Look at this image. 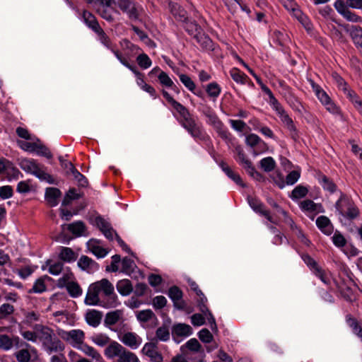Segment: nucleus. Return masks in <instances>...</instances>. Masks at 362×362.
Instances as JSON below:
<instances>
[{
	"label": "nucleus",
	"instance_id": "nucleus-6",
	"mask_svg": "<svg viewBox=\"0 0 362 362\" xmlns=\"http://www.w3.org/2000/svg\"><path fill=\"white\" fill-rule=\"evenodd\" d=\"M168 295L173 302V305L176 309L190 312L186 302L182 300L183 293L178 286H171L168 290Z\"/></svg>",
	"mask_w": 362,
	"mask_h": 362
},
{
	"label": "nucleus",
	"instance_id": "nucleus-12",
	"mask_svg": "<svg viewBox=\"0 0 362 362\" xmlns=\"http://www.w3.org/2000/svg\"><path fill=\"white\" fill-rule=\"evenodd\" d=\"M157 344L153 341L146 343L141 351L151 358L153 362H162L163 356L156 350Z\"/></svg>",
	"mask_w": 362,
	"mask_h": 362
},
{
	"label": "nucleus",
	"instance_id": "nucleus-34",
	"mask_svg": "<svg viewBox=\"0 0 362 362\" xmlns=\"http://www.w3.org/2000/svg\"><path fill=\"white\" fill-rule=\"evenodd\" d=\"M35 140H36V146L35 147V150L34 152L40 156H45L48 159L52 158V154L49 148L42 144L41 141L38 138H36Z\"/></svg>",
	"mask_w": 362,
	"mask_h": 362
},
{
	"label": "nucleus",
	"instance_id": "nucleus-23",
	"mask_svg": "<svg viewBox=\"0 0 362 362\" xmlns=\"http://www.w3.org/2000/svg\"><path fill=\"white\" fill-rule=\"evenodd\" d=\"M102 317L103 314L101 312L91 310L86 313V321L89 325L96 327L100 324Z\"/></svg>",
	"mask_w": 362,
	"mask_h": 362
},
{
	"label": "nucleus",
	"instance_id": "nucleus-36",
	"mask_svg": "<svg viewBox=\"0 0 362 362\" xmlns=\"http://www.w3.org/2000/svg\"><path fill=\"white\" fill-rule=\"evenodd\" d=\"M120 315L121 311L119 310L107 313L104 320L105 325L107 326L115 325L119 321Z\"/></svg>",
	"mask_w": 362,
	"mask_h": 362
},
{
	"label": "nucleus",
	"instance_id": "nucleus-53",
	"mask_svg": "<svg viewBox=\"0 0 362 362\" xmlns=\"http://www.w3.org/2000/svg\"><path fill=\"white\" fill-rule=\"evenodd\" d=\"M260 166L265 172H271L276 167V163L273 158L267 157L260 160Z\"/></svg>",
	"mask_w": 362,
	"mask_h": 362
},
{
	"label": "nucleus",
	"instance_id": "nucleus-41",
	"mask_svg": "<svg viewBox=\"0 0 362 362\" xmlns=\"http://www.w3.org/2000/svg\"><path fill=\"white\" fill-rule=\"evenodd\" d=\"M308 193V189L303 185L296 186L291 192L290 197L293 200H297L305 197Z\"/></svg>",
	"mask_w": 362,
	"mask_h": 362
},
{
	"label": "nucleus",
	"instance_id": "nucleus-35",
	"mask_svg": "<svg viewBox=\"0 0 362 362\" xmlns=\"http://www.w3.org/2000/svg\"><path fill=\"white\" fill-rule=\"evenodd\" d=\"M243 166L246 170L247 173L254 179L258 181L264 180V176L255 170L251 161H246L245 164H244Z\"/></svg>",
	"mask_w": 362,
	"mask_h": 362
},
{
	"label": "nucleus",
	"instance_id": "nucleus-42",
	"mask_svg": "<svg viewBox=\"0 0 362 362\" xmlns=\"http://www.w3.org/2000/svg\"><path fill=\"white\" fill-rule=\"evenodd\" d=\"M136 318L141 322H147L153 318L157 320L156 315L150 309L139 311L136 313Z\"/></svg>",
	"mask_w": 362,
	"mask_h": 362
},
{
	"label": "nucleus",
	"instance_id": "nucleus-44",
	"mask_svg": "<svg viewBox=\"0 0 362 362\" xmlns=\"http://www.w3.org/2000/svg\"><path fill=\"white\" fill-rule=\"evenodd\" d=\"M85 354L93 358V359L98 360L101 358L100 354L93 346L86 344H82L78 347Z\"/></svg>",
	"mask_w": 362,
	"mask_h": 362
},
{
	"label": "nucleus",
	"instance_id": "nucleus-50",
	"mask_svg": "<svg viewBox=\"0 0 362 362\" xmlns=\"http://www.w3.org/2000/svg\"><path fill=\"white\" fill-rule=\"evenodd\" d=\"M92 341L100 346H108L112 341L107 335L101 333L93 336Z\"/></svg>",
	"mask_w": 362,
	"mask_h": 362
},
{
	"label": "nucleus",
	"instance_id": "nucleus-39",
	"mask_svg": "<svg viewBox=\"0 0 362 362\" xmlns=\"http://www.w3.org/2000/svg\"><path fill=\"white\" fill-rule=\"evenodd\" d=\"M66 288L69 294L73 298H76L82 293V289L77 282L69 281L66 285Z\"/></svg>",
	"mask_w": 362,
	"mask_h": 362
},
{
	"label": "nucleus",
	"instance_id": "nucleus-2",
	"mask_svg": "<svg viewBox=\"0 0 362 362\" xmlns=\"http://www.w3.org/2000/svg\"><path fill=\"white\" fill-rule=\"evenodd\" d=\"M104 354L108 359H116V362H139L135 354L116 341H112L107 346Z\"/></svg>",
	"mask_w": 362,
	"mask_h": 362
},
{
	"label": "nucleus",
	"instance_id": "nucleus-11",
	"mask_svg": "<svg viewBox=\"0 0 362 362\" xmlns=\"http://www.w3.org/2000/svg\"><path fill=\"white\" fill-rule=\"evenodd\" d=\"M183 127L188 132L190 135L194 139L206 141L208 139V136L204 129L199 126L195 120H192L188 124L183 126Z\"/></svg>",
	"mask_w": 362,
	"mask_h": 362
},
{
	"label": "nucleus",
	"instance_id": "nucleus-54",
	"mask_svg": "<svg viewBox=\"0 0 362 362\" xmlns=\"http://www.w3.org/2000/svg\"><path fill=\"white\" fill-rule=\"evenodd\" d=\"M80 197L81 194L76 192V189L75 188H71L66 194L62 201V205H69L72 200L78 199Z\"/></svg>",
	"mask_w": 362,
	"mask_h": 362
},
{
	"label": "nucleus",
	"instance_id": "nucleus-5",
	"mask_svg": "<svg viewBox=\"0 0 362 362\" xmlns=\"http://www.w3.org/2000/svg\"><path fill=\"white\" fill-rule=\"evenodd\" d=\"M310 83L316 96L321 103L325 106L326 109L332 114H339V110L338 107L332 101L327 93L318 84L315 83L314 81L310 80Z\"/></svg>",
	"mask_w": 362,
	"mask_h": 362
},
{
	"label": "nucleus",
	"instance_id": "nucleus-4",
	"mask_svg": "<svg viewBox=\"0 0 362 362\" xmlns=\"http://www.w3.org/2000/svg\"><path fill=\"white\" fill-rule=\"evenodd\" d=\"M122 263L121 272L127 274H130L134 272L136 264L134 261L128 257H121L119 255H115L112 257V263L110 266H107L106 271L116 272L119 270V263Z\"/></svg>",
	"mask_w": 362,
	"mask_h": 362
},
{
	"label": "nucleus",
	"instance_id": "nucleus-16",
	"mask_svg": "<svg viewBox=\"0 0 362 362\" xmlns=\"http://www.w3.org/2000/svg\"><path fill=\"white\" fill-rule=\"evenodd\" d=\"M121 341L132 349H136L141 344V338L135 333L128 332L122 336Z\"/></svg>",
	"mask_w": 362,
	"mask_h": 362
},
{
	"label": "nucleus",
	"instance_id": "nucleus-55",
	"mask_svg": "<svg viewBox=\"0 0 362 362\" xmlns=\"http://www.w3.org/2000/svg\"><path fill=\"white\" fill-rule=\"evenodd\" d=\"M180 81L190 91L193 92L195 90L196 86L192 78L187 74H181L179 75Z\"/></svg>",
	"mask_w": 362,
	"mask_h": 362
},
{
	"label": "nucleus",
	"instance_id": "nucleus-57",
	"mask_svg": "<svg viewBox=\"0 0 362 362\" xmlns=\"http://www.w3.org/2000/svg\"><path fill=\"white\" fill-rule=\"evenodd\" d=\"M40 314L35 311L26 312L24 314L23 322L28 325H31L33 322L40 320Z\"/></svg>",
	"mask_w": 362,
	"mask_h": 362
},
{
	"label": "nucleus",
	"instance_id": "nucleus-14",
	"mask_svg": "<svg viewBox=\"0 0 362 362\" xmlns=\"http://www.w3.org/2000/svg\"><path fill=\"white\" fill-rule=\"evenodd\" d=\"M21 168L27 173H32L38 177L42 169L33 159L24 158L20 162Z\"/></svg>",
	"mask_w": 362,
	"mask_h": 362
},
{
	"label": "nucleus",
	"instance_id": "nucleus-38",
	"mask_svg": "<svg viewBox=\"0 0 362 362\" xmlns=\"http://www.w3.org/2000/svg\"><path fill=\"white\" fill-rule=\"evenodd\" d=\"M156 338L163 341H166L170 339L169 325L164 323L158 327L156 332Z\"/></svg>",
	"mask_w": 362,
	"mask_h": 362
},
{
	"label": "nucleus",
	"instance_id": "nucleus-43",
	"mask_svg": "<svg viewBox=\"0 0 362 362\" xmlns=\"http://www.w3.org/2000/svg\"><path fill=\"white\" fill-rule=\"evenodd\" d=\"M115 11V12H117V11L115 10L113 8H111V6H106L104 8H97V13L105 20H106L108 22H113L114 21V17L112 16V11Z\"/></svg>",
	"mask_w": 362,
	"mask_h": 362
},
{
	"label": "nucleus",
	"instance_id": "nucleus-48",
	"mask_svg": "<svg viewBox=\"0 0 362 362\" xmlns=\"http://www.w3.org/2000/svg\"><path fill=\"white\" fill-rule=\"evenodd\" d=\"M230 74L231 78L237 83L245 84L247 76L238 69L233 68L230 70Z\"/></svg>",
	"mask_w": 362,
	"mask_h": 362
},
{
	"label": "nucleus",
	"instance_id": "nucleus-7",
	"mask_svg": "<svg viewBox=\"0 0 362 362\" xmlns=\"http://www.w3.org/2000/svg\"><path fill=\"white\" fill-rule=\"evenodd\" d=\"M118 7L123 13H126L130 19L139 18V6L134 0H118Z\"/></svg>",
	"mask_w": 362,
	"mask_h": 362
},
{
	"label": "nucleus",
	"instance_id": "nucleus-13",
	"mask_svg": "<svg viewBox=\"0 0 362 362\" xmlns=\"http://www.w3.org/2000/svg\"><path fill=\"white\" fill-rule=\"evenodd\" d=\"M248 203L255 211L264 216L271 223H274L269 211L264 209V205L259 200L249 197Z\"/></svg>",
	"mask_w": 362,
	"mask_h": 362
},
{
	"label": "nucleus",
	"instance_id": "nucleus-27",
	"mask_svg": "<svg viewBox=\"0 0 362 362\" xmlns=\"http://www.w3.org/2000/svg\"><path fill=\"white\" fill-rule=\"evenodd\" d=\"M117 289L122 296H127L133 291V286L129 279H122L117 282Z\"/></svg>",
	"mask_w": 362,
	"mask_h": 362
},
{
	"label": "nucleus",
	"instance_id": "nucleus-1",
	"mask_svg": "<svg viewBox=\"0 0 362 362\" xmlns=\"http://www.w3.org/2000/svg\"><path fill=\"white\" fill-rule=\"evenodd\" d=\"M33 329L39 334L38 339L42 342L43 348L48 354L62 352L64 350V344L55 336L52 329L41 324L35 325Z\"/></svg>",
	"mask_w": 362,
	"mask_h": 362
},
{
	"label": "nucleus",
	"instance_id": "nucleus-63",
	"mask_svg": "<svg viewBox=\"0 0 362 362\" xmlns=\"http://www.w3.org/2000/svg\"><path fill=\"white\" fill-rule=\"evenodd\" d=\"M95 225L98 228L101 230L102 233L108 229V228L112 227L110 223H108L105 219H104L102 216H98L95 218Z\"/></svg>",
	"mask_w": 362,
	"mask_h": 362
},
{
	"label": "nucleus",
	"instance_id": "nucleus-49",
	"mask_svg": "<svg viewBox=\"0 0 362 362\" xmlns=\"http://www.w3.org/2000/svg\"><path fill=\"white\" fill-rule=\"evenodd\" d=\"M77 257L78 254L74 250H61L59 254V258L66 262L75 261Z\"/></svg>",
	"mask_w": 362,
	"mask_h": 362
},
{
	"label": "nucleus",
	"instance_id": "nucleus-18",
	"mask_svg": "<svg viewBox=\"0 0 362 362\" xmlns=\"http://www.w3.org/2000/svg\"><path fill=\"white\" fill-rule=\"evenodd\" d=\"M62 192L58 188L47 187L45 191V199L50 206H55L58 204L59 198Z\"/></svg>",
	"mask_w": 362,
	"mask_h": 362
},
{
	"label": "nucleus",
	"instance_id": "nucleus-32",
	"mask_svg": "<svg viewBox=\"0 0 362 362\" xmlns=\"http://www.w3.org/2000/svg\"><path fill=\"white\" fill-rule=\"evenodd\" d=\"M94 284L99 288V291H103L105 296H110L114 291L113 285L107 279H103Z\"/></svg>",
	"mask_w": 362,
	"mask_h": 362
},
{
	"label": "nucleus",
	"instance_id": "nucleus-8",
	"mask_svg": "<svg viewBox=\"0 0 362 362\" xmlns=\"http://www.w3.org/2000/svg\"><path fill=\"white\" fill-rule=\"evenodd\" d=\"M302 259L305 262V263L312 269L314 274L320 279V280L326 284H329V279L325 274V272L318 265L317 262L312 258L310 256L306 254L302 255Z\"/></svg>",
	"mask_w": 362,
	"mask_h": 362
},
{
	"label": "nucleus",
	"instance_id": "nucleus-10",
	"mask_svg": "<svg viewBox=\"0 0 362 362\" xmlns=\"http://www.w3.org/2000/svg\"><path fill=\"white\" fill-rule=\"evenodd\" d=\"M344 30L349 34L354 45L362 51V28L358 25H344Z\"/></svg>",
	"mask_w": 362,
	"mask_h": 362
},
{
	"label": "nucleus",
	"instance_id": "nucleus-21",
	"mask_svg": "<svg viewBox=\"0 0 362 362\" xmlns=\"http://www.w3.org/2000/svg\"><path fill=\"white\" fill-rule=\"evenodd\" d=\"M170 12L177 21L185 22L188 17L187 11L177 4H170Z\"/></svg>",
	"mask_w": 362,
	"mask_h": 362
},
{
	"label": "nucleus",
	"instance_id": "nucleus-59",
	"mask_svg": "<svg viewBox=\"0 0 362 362\" xmlns=\"http://www.w3.org/2000/svg\"><path fill=\"white\" fill-rule=\"evenodd\" d=\"M198 337L199 339L204 343H210L214 339L212 334L206 328H204L200 330L198 333Z\"/></svg>",
	"mask_w": 362,
	"mask_h": 362
},
{
	"label": "nucleus",
	"instance_id": "nucleus-28",
	"mask_svg": "<svg viewBox=\"0 0 362 362\" xmlns=\"http://www.w3.org/2000/svg\"><path fill=\"white\" fill-rule=\"evenodd\" d=\"M66 228L69 231L76 236H80L84 232L86 226L82 221H76L68 225L64 226V229Z\"/></svg>",
	"mask_w": 362,
	"mask_h": 362
},
{
	"label": "nucleus",
	"instance_id": "nucleus-40",
	"mask_svg": "<svg viewBox=\"0 0 362 362\" xmlns=\"http://www.w3.org/2000/svg\"><path fill=\"white\" fill-rule=\"evenodd\" d=\"M281 121L287 127L288 129L292 133V137L295 138L296 134V129L293 124L292 119L288 116V114L284 111V113L279 115Z\"/></svg>",
	"mask_w": 362,
	"mask_h": 362
},
{
	"label": "nucleus",
	"instance_id": "nucleus-56",
	"mask_svg": "<svg viewBox=\"0 0 362 362\" xmlns=\"http://www.w3.org/2000/svg\"><path fill=\"white\" fill-rule=\"evenodd\" d=\"M32 141V142H30L27 141L18 140L17 141V144L18 146L23 151L33 153L35 150V147L36 146V140Z\"/></svg>",
	"mask_w": 362,
	"mask_h": 362
},
{
	"label": "nucleus",
	"instance_id": "nucleus-64",
	"mask_svg": "<svg viewBox=\"0 0 362 362\" xmlns=\"http://www.w3.org/2000/svg\"><path fill=\"white\" fill-rule=\"evenodd\" d=\"M15 355L18 362H29L30 360V354L27 349H21Z\"/></svg>",
	"mask_w": 362,
	"mask_h": 362
},
{
	"label": "nucleus",
	"instance_id": "nucleus-46",
	"mask_svg": "<svg viewBox=\"0 0 362 362\" xmlns=\"http://www.w3.org/2000/svg\"><path fill=\"white\" fill-rule=\"evenodd\" d=\"M9 168H11L13 170V177L17 179L18 175L21 174L20 171L17 168L12 167V164L10 161L5 158H0V173Z\"/></svg>",
	"mask_w": 362,
	"mask_h": 362
},
{
	"label": "nucleus",
	"instance_id": "nucleus-52",
	"mask_svg": "<svg viewBox=\"0 0 362 362\" xmlns=\"http://www.w3.org/2000/svg\"><path fill=\"white\" fill-rule=\"evenodd\" d=\"M47 289V286L45 283V279L41 277L36 280L33 288L29 290L28 293H41L45 291Z\"/></svg>",
	"mask_w": 362,
	"mask_h": 362
},
{
	"label": "nucleus",
	"instance_id": "nucleus-29",
	"mask_svg": "<svg viewBox=\"0 0 362 362\" xmlns=\"http://www.w3.org/2000/svg\"><path fill=\"white\" fill-rule=\"evenodd\" d=\"M300 207L302 210L310 212H322L320 210L322 207L321 204H315L310 199H306L300 202Z\"/></svg>",
	"mask_w": 362,
	"mask_h": 362
},
{
	"label": "nucleus",
	"instance_id": "nucleus-62",
	"mask_svg": "<svg viewBox=\"0 0 362 362\" xmlns=\"http://www.w3.org/2000/svg\"><path fill=\"white\" fill-rule=\"evenodd\" d=\"M158 80L160 83L166 87H173V81L168 76V75L164 72L163 71H160V72L158 75Z\"/></svg>",
	"mask_w": 362,
	"mask_h": 362
},
{
	"label": "nucleus",
	"instance_id": "nucleus-58",
	"mask_svg": "<svg viewBox=\"0 0 362 362\" xmlns=\"http://www.w3.org/2000/svg\"><path fill=\"white\" fill-rule=\"evenodd\" d=\"M136 62L142 69H147L151 65V59L144 53L139 54L136 57Z\"/></svg>",
	"mask_w": 362,
	"mask_h": 362
},
{
	"label": "nucleus",
	"instance_id": "nucleus-9",
	"mask_svg": "<svg viewBox=\"0 0 362 362\" xmlns=\"http://www.w3.org/2000/svg\"><path fill=\"white\" fill-rule=\"evenodd\" d=\"M58 335L64 341H71L78 345H81L83 343L85 338V334L81 329H72L71 331L60 329L58 331Z\"/></svg>",
	"mask_w": 362,
	"mask_h": 362
},
{
	"label": "nucleus",
	"instance_id": "nucleus-45",
	"mask_svg": "<svg viewBox=\"0 0 362 362\" xmlns=\"http://www.w3.org/2000/svg\"><path fill=\"white\" fill-rule=\"evenodd\" d=\"M78 266L83 270H87L97 266V263L88 256L82 255L78 262Z\"/></svg>",
	"mask_w": 362,
	"mask_h": 362
},
{
	"label": "nucleus",
	"instance_id": "nucleus-20",
	"mask_svg": "<svg viewBox=\"0 0 362 362\" xmlns=\"http://www.w3.org/2000/svg\"><path fill=\"white\" fill-rule=\"evenodd\" d=\"M99 292L98 286L95 284H91L88 290L85 303L90 305H97L99 302Z\"/></svg>",
	"mask_w": 362,
	"mask_h": 362
},
{
	"label": "nucleus",
	"instance_id": "nucleus-17",
	"mask_svg": "<svg viewBox=\"0 0 362 362\" xmlns=\"http://www.w3.org/2000/svg\"><path fill=\"white\" fill-rule=\"evenodd\" d=\"M192 333V328L185 323H177L172 327V335L175 337H187Z\"/></svg>",
	"mask_w": 362,
	"mask_h": 362
},
{
	"label": "nucleus",
	"instance_id": "nucleus-3",
	"mask_svg": "<svg viewBox=\"0 0 362 362\" xmlns=\"http://www.w3.org/2000/svg\"><path fill=\"white\" fill-rule=\"evenodd\" d=\"M335 208L340 215L349 220H353L359 215V210L349 197L340 192V197L335 204Z\"/></svg>",
	"mask_w": 362,
	"mask_h": 362
},
{
	"label": "nucleus",
	"instance_id": "nucleus-15",
	"mask_svg": "<svg viewBox=\"0 0 362 362\" xmlns=\"http://www.w3.org/2000/svg\"><path fill=\"white\" fill-rule=\"evenodd\" d=\"M173 109L179 114L180 118L179 122L182 127L194 119L188 109L181 103L177 105Z\"/></svg>",
	"mask_w": 362,
	"mask_h": 362
},
{
	"label": "nucleus",
	"instance_id": "nucleus-25",
	"mask_svg": "<svg viewBox=\"0 0 362 362\" xmlns=\"http://www.w3.org/2000/svg\"><path fill=\"white\" fill-rule=\"evenodd\" d=\"M194 39L200 45V46L206 50H214V42L206 35L202 31L199 34L194 35Z\"/></svg>",
	"mask_w": 362,
	"mask_h": 362
},
{
	"label": "nucleus",
	"instance_id": "nucleus-19",
	"mask_svg": "<svg viewBox=\"0 0 362 362\" xmlns=\"http://www.w3.org/2000/svg\"><path fill=\"white\" fill-rule=\"evenodd\" d=\"M82 17L85 24L91 29L94 33L98 31L101 28L95 16L89 11H83Z\"/></svg>",
	"mask_w": 362,
	"mask_h": 362
},
{
	"label": "nucleus",
	"instance_id": "nucleus-22",
	"mask_svg": "<svg viewBox=\"0 0 362 362\" xmlns=\"http://www.w3.org/2000/svg\"><path fill=\"white\" fill-rule=\"evenodd\" d=\"M316 225L326 235H330L333 231L332 224L325 216H319L316 220Z\"/></svg>",
	"mask_w": 362,
	"mask_h": 362
},
{
	"label": "nucleus",
	"instance_id": "nucleus-33",
	"mask_svg": "<svg viewBox=\"0 0 362 362\" xmlns=\"http://www.w3.org/2000/svg\"><path fill=\"white\" fill-rule=\"evenodd\" d=\"M184 23V28L185 30L194 38L195 34H199L202 31L201 26H199L194 21L187 20Z\"/></svg>",
	"mask_w": 362,
	"mask_h": 362
},
{
	"label": "nucleus",
	"instance_id": "nucleus-24",
	"mask_svg": "<svg viewBox=\"0 0 362 362\" xmlns=\"http://www.w3.org/2000/svg\"><path fill=\"white\" fill-rule=\"evenodd\" d=\"M220 166L223 171L227 175L228 177L233 180L237 185L245 187V185L243 182L239 174L233 171L226 163L221 162Z\"/></svg>",
	"mask_w": 362,
	"mask_h": 362
},
{
	"label": "nucleus",
	"instance_id": "nucleus-60",
	"mask_svg": "<svg viewBox=\"0 0 362 362\" xmlns=\"http://www.w3.org/2000/svg\"><path fill=\"white\" fill-rule=\"evenodd\" d=\"M185 346L190 351L194 352L203 351L202 349V345L195 338L189 339L186 344Z\"/></svg>",
	"mask_w": 362,
	"mask_h": 362
},
{
	"label": "nucleus",
	"instance_id": "nucleus-61",
	"mask_svg": "<svg viewBox=\"0 0 362 362\" xmlns=\"http://www.w3.org/2000/svg\"><path fill=\"white\" fill-rule=\"evenodd\" d=\"M14 308L9 303H4L0 306V319L6 318L8 315L12 314Z\"/></svg>",
	"mask_w": 362,
	"mask_h": 362
},
{
	"label": "nucleus",
	"instance_id": "nucleus-51",
	"mask_svg": "<svg viewBox=\"0 0 362 362\" xmlns=\"http://www.w3.org/2000/svg\"><path fill=\"white\" fill-rule=\"evenodd\" d=\"M206 91L209 96L216 98L220 95L221 89L216 82H212L206 86Z\"/></svg>",
	"mask_w": 362,
	"mask_h": 362
},
{
	"label": "nucleus",
	"instance_id": "nucleus-26",
	"mask_svg": "<svg viewBox=\"0 0 362 362\" xmlns=\"http://www.w3.org/2000/svg\"><path fill=\"white\" fill-rule=\"evenodd\" d=\"M317 180L325 190H327L330 193H334L337 191V186L332 179L329 178L326 175L319 174L317 175Z\"/></svg>",
	"mask_w": 362,
	"mask_h": 362
},
{
	"label": "nucleus",
	"instance_id": "nucleus-37",
	"mask_svg": "<svg viewBox=\"0 0 362 362\" xmlns=\"http://www.w3.org/2000/svg\"><path fill=\"white\" fill-rule=\"evenodd\" d=\"M346 322L352 328L353 332L362 340V327L359 325L357 320L351 315H346Z\"/></svg>",
	"mask_w": 362,
	"mask_h": 362
},
{
	"label": "nucleus",
	"instance_id": "nucleus-31",
	"mask_svg": "<svg viewBox=\"0 0 362 362\" xmlns=\"http://www.w3.org/2000/svg\"><path fill=\"white\" fill-rule=\"evenodd\" d=\"M95 33L97 34L100 42L105 47L110 50H113V47H115V45L112 42L109 36L105 33L102 28H100L98 31H96Z\"/></svg>",
	"mask_w": 362,
	"mask_h": 362
},
{
	"label": "nucleus",
	"instance_id": "nucleus-47",
	"mask_svg": "<svg viewBox=\"0 0 362 362\" xmlns=\"http://www.w3.org/2000/svg\"><path fill=\"white\" fill-rule=\"evenodd\" d=\"M46 264L49 266V272L52 275L59 274L63 269V264L61 262H53L52 259H48Z\"/></svg>",
	"mask_w": 362,
	"mask_h": 362
},
{
	"label": "nucleus",
	"instance_id": "nucleus-30",
	"mask_svg": "<svg viewBox=\"0 0 362 362\" xmlns=\"http://www.w3.org/2000/svg\"><path fill=\"white\" fill-rule=\"evenodd\" d=\"M18 338H10L6 334H1L0 335V349L4 350H9L13 346L14 343L18 344Z\"/></svg>",
	"mask_w": 362,
	"mask_h": 362
}]
</instances>
